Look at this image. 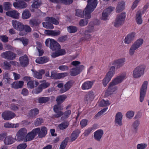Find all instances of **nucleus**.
<instances>
[{"instance_id": "obj_54", "label": "nucleus", "mask_w": 149, "mask_h": 149, "mask_svg": "<svg viewBox=\"0 0 149 149\" xmlns=\"http://www.w3.org/2000/svg\"><path fill=\"white\" fill-rule=\"evenodd\" d=\"M0 39L3 42L6 43L8 42V38L5 35L0 36Z\"/></svg>"}, {"instance_id": "obj_59", "label": "nucleus", "mask_w": 149, "mask_h": 149, "mask_svg": "<svg viewBox=\"0 0 149 149\" xmlns=\"http://www.w3.org/2000/svg\"><path fill=\"white\" fill-rule=\"evenodd\" d=\"M88 121V120L85 119L81 120L80 123L81 127L83 128L86 126L87 125Z\"/></svg>"}, {"instance_id": "obj_47", "label": "nucleus", "mask_w": 149, "mask_h": 149, "mask_svg": "<svg viewBox=\"0 0 149 149\" xmlns=\"http://www.w3.org/2000/svg\"><path fill=\"white\" fill-rule=\"evenodd\" d=\"M86 18L85 19H81L79 21V24L81 26H84L86 25L88 23V19Z\"/></svg>"}, {"instance_id": "obj_18", "label": "nucleus", "mask_w": 149, "mask_h": 149, "mask_svg": "<svg viewBox=\"0 0 149 149\" xmlns=\"http://www.w3.org/2000/svg\"><path fill=\"white\" fill-rule=\"evenodd\" d=\"M60 106H58V105H55L54 106L53 108L54 111L56 113V114L53 115L52 117L53 118H58L63 114V112L62 111H59Z\"/></svg>"}, {"instance_id": "obj_12", "label": "nucleus", "mask_w": 149, "mask_h": 149, "mask_svg": "<svg viewBox=\"0 0 149 149\" xmlns=\"http://www.w3.org/2000/svg\"><path fill=\"white\" fill-rule=\"evenodd\" d=\"M115 9L113 7L109 6L103 11V20H108V16Z\"/></svg>"}, {"instance_id": "obj_10", "label": "nucleus", "mask_w": 149, "mask_h": 149, "mask_svg": "<svg viewBox=\"0 0 149 149\" xmlns=\"http://www.w3.org/2000/svg\"><path fill=\"white\" fill-rule=\"evenodd\" d=\"M148 84L147 81H144L141 88L140 96V101L141 102H142L144 99L147 91Z\"/></svg>"}, {"instance_id": "obj_11", "label": "nucleus", "mask_w": 149, "mask_h": 149, "mask_svg": "<svg viewBox=\"0 0 149 149\" xmlns=\"http://www.w3.org/2000/svg\"><path fill=\"white\" fill-rule=\"evenodd\" d=\"M1 56L3 58L10 60H13L15 59L16 54L10 51H6L2 53Z\"/></svg>"}, {"instance_id": "obj_46", "label": "nucleus", "mask_w": 149, "mask_h": 149, "mask_svg": "<svg viewBox=\"0 0 149 149\" xmlns=\"http://www.w3.org/2000/svg\"><path fill=\"white\" fill-rule=\"evenodd\" d=\"M68 139V137H66L65 139L61 143L59 149H65L67 145Z\"/></svg>"}, {"instance_id": "obj_21", "label": "nucleus", "mask_w": 149, "mask_h": 149, "mask_svg": "<svg viewBox=\"0 0 149 149\" xmlns=\"http://www.w3.org/2000/svg\"><path fill=\"white\" fill-rule=\"evenodd\" d=\"M123 118V115L121 112H118L116 114L115 116V123L116 125L119 126L122 125V120Z\"/></svg>"}, {"instance_id": "obj_64", "label": "nucleus", "mask_w": 149, "mask_h": 149, "mask_svg": "<svg viewBox=\"0 0 149 149\" xmlns=\"http://www.w3.org/2000/svg\"><path fill=\"white\" fill-rule=\"evenodd\" d=\"M19 4L20 5V8H25L27 6L26 3L23 1H19Z\"/></svg>"}, {"instance_id": "obj_5", "label": "nucleus", "mask_w": 149, "mask_h": 149, "mask_svg": "<svg viewBox=\"0 0 149 149\" xmlns=\"http://www.w3.org/2000/svg\"><path fill=\"white\" fill-rule=\"evenodd\" d=\"M125 17L126 13L125 12L117 15L114 24V26L118 27L122 25L124 23Z\"/></svg>"}, {"instance_id": "obj_45", "label": "nucleus", "mask_w": 149, "mask_h": 149, "mask_svg": "<svg viewBox=\"0 0 149 149\" xmlns=\"http://www.w3.org/2000/svg\"><path fill=\"white\" fill-rule=\"evenodd\" d=\"M31 15L30 12L28 10L24 11L22 15V17L23 19H26L29 18Z\"/></svg>"}, {"instance_id": "obj_48", "label": "nucleus", "mask_w": 149, "mask_h": 149, "mask_svg": "<svg viewBox=\"0 0 149 149\" xmlns=\"http://www.w3.org/2000/svg\"><path fill=\"white\" fill-rule=\"evenodd\" d=\"M47 77H49L51 79H61L65 77L64 75H46Z\"/></svg>"}, {"instance_id": "obj_35", "label": "nucleus", "mask_w": 149, "mask_h": 149, "mask_svg": "<svg viewBox=\"0 0 149 149\" xmlns=\"http://www.w3.org/2000/svg\"><path fill=\"white\" fill-rule=\"evenodd\" d=\"M45 33L47 35L54 36H58L60 34V31H54L52 30H45Z\"/></svg>"}, {"instance_id": "obj_58", "label": "nucleus", "mask_w": 149, "mask_h": 149, "mask_svg": "<svg viewBox=\"0 0 149 149\" xmlns=\"http://www.w3.org/2000/svg\"><path fill=\"white\" fill-rule=\"evenodd\" d=\"M115 72V68L114 66H111L106 74H114Z\"/></svg>"}, {"instance_id": "obj_13", "label": "nucleus", "mask_w": 149, "mask_h": 149, "mask_svg": "<svg viewBox=\"0 0 149 149\" xmlns=\"http://www.w3.org/2000/svg\"><path fill=\"white\" fill-rule=\"evenodd\" d=\"M145 69V65H140L135 68L133 71V74H143Z\"/></svg>"}, {"instance_id": "obj_7", "label": "nucleus", "mask_w": 149, "mask_h": 149, "mask_svg": "<svg viewBox=\"0 0 149 149\" xmlns=\"http://www.w3.org/2000/svg\"><path fill=\"white\" fill-rule=\"evenodd\" d=\"M12 24L13 26L15 29L21 31L19 33V35L22 36L25 35V33L22 31L24 25L21 22L17 21L16 20H13L12 21Z\"/></svg>"}, {"instance_id": "obj_43", "label": "nucleus", "mask_w": 149, "mask_h": 149, "mask_svg": "<svg viewBox=\"0 0 149 149\" xmlns=\"http://www.w3.org/2000/svg\"><path fill=\"white\" fill-rule=\"evenodd\" d=\"M68 31L70 33H73L76 32L78 28L76 26H70L67 27Z\"/></svg>"}, {"instance_id": "obj_41", "label": "nucleus", "mask_w": 149, "mask_h": 149, "mask_svg": "<svg viewBox=\"0 0 149 149\" xmlns=\"http://www.w3.org/2000/svg\"><path fill=\"white\" fill-rule=\"evenodd\" d=\"M111 76V75H106L103 79V85L104 86L106 87L111 80L112 77Z\"/></svg>"}, {"instance_id": "obj_53", "label": "nucleus", "mask_w": 149, "mask_h": 149, "mask_svg": "<svg viewBox=\"0 0 149 149\" xmlns=\"http://www.w3.org/2000/svg\"><path fill=\"white\" fill-rule=\"evenodd\" d=\"M42 86L40 85L37 88L34 89L32 91V92L36 94H38L42 91Z\"/></svg>"}, {"instance_id": "obj_49", "label": "nucleus", "mask_w": 149, "mask_h": 149, "mask_svg": "<svg viewBox=\"0 0 149 149\" xmlns=\"http://www.w3.org/2000/svg\"><path fill=\"white\" fill-rule=\"evenodd\" d=\"M71 113V111L70 110H68L66 111L64 113H63L64 116L61 118V119L62 120H63L64 119H66L69 117Z\"/></svg>"}, {"instance_id": "obj_40", "label": "nucleus", "mask_w": 149, "mask_h": 149, "mask_svg": "<svg viewBox=\"0 0 149 149\" xmlns=\"http://www.w3.org/2000/svg\"><path fill=\"white\" fill-rule=\"evenodd\" d=\"M142 14L138 12L136 15V21L137 23L139 24H141L143 22L141 18Z\"/></svg>"}, {"instance_id": "obj_29", "label": "nucleus", "mask_w": 149, "mask_h": 149, "mask_svg": "<svg viewBox=\"0 0 149 149\" xmlns=\"http://www.w3.org/2000/svg\"><path fill=\"white\" fill-rule=\"evenodd\" d=\"M80 133V131L78 129L73 131L70 136L71 141L72 142L75 141L78 137Z\"/></svg>"}, {"instance_id": "obj_33", "label": "nucleus", "mask_w": 149, "mask_h": 149, "mask_svg": "<svg viewBox=\"0 0 149 149\" xmlns=\"http://www.w3.org/2000/svg\"><path fill=\"white\" fill-rule=\"evenodd\" d=\"M47 132V128L45 127H43L41 128V130L40 129V131L38 133L40 138H42L45 136Z\"/></svg>"}, {"instance_id": "obj_30", "label": "nucleus", "mask_w": 149, "mask_h": 149, "mask_svg": "<svg viewBox=\"0 0 149 149\" xmlns=\"http://www.w3.org/2000/svg\"><path fill=\"white\" fill-rule=\"evenodd\" d=\"M125 3L123 1L119 2L116 10V13H119L122 11L125 8Z\"/></svg>"}, {"instance_id": "obj_56", "label": "nucleus", "mask_w": 149, "mask_h": 149, "mask_svg": "<svg viewBox=\"0 0 149 149\" xmlns=\"http://www.w3.org/2000/svg\"><path fill=\"white\" fill-rule=\"evenodd\" d=\"M139 124V120H136L133 123V126L135 130V131L136 132L138 130V127Z\"/></svg>"}, {"instance_id": "obj_24", "label": "nucleus", "mask_w": 149, "mask_h": 149, "mask_svg": "<svg viewBox=\"0 0 149 149\" xmlns=\"http://www.w3.org/2000/svg\"><path fill=\"white\" fill-rule=\"evenodd\" d=\"M6 15L15 19L19 18V13L17 11L14 10L8 11L6 12Z\"/></svg>"}, {"instance_id": "obj_1", "label": "nucleus", "mask_w": 149, "mask_h": 149, "mask_svg": "<svg viewBox=\"0 0 149 149\" xmlns=\"http://www.w3.org/2000/svg\"><path fill=\"white\" fill-rule=\"evenodd\" d=\"M125 78L126 75H119L113 79L110 83L105 93V97H108L116 91L117 89V87L114 86L122 82Z\"/></svg>"}, {"instance_id": "obj_17", "label": "nucleus", "mask_w": 149, "mask_h": 149, "mask_svg": "<svg viewBox=\"0 0 149 149\" xmlns=\"http://www.w3.org/2000/svg\"><path fill=\"white\" fill-rule=\"evenodd\" d=\"M84 66L83 65H80L75 68H73L70 71L71 74H79L84 69Z\"/></svg>"}, {"instance_id": "obj_32", "label": "nucleus", "mask_w": 149, "mask_h": 149, "mask_svg": "<svg viewBox=\"0 0 149 149\" xmlns=\"http://www.w3.org/2000/svg\"><path fill=\"white\" fill-rule=\"evenodd\" d=\"M39 112V110L37 108H35L31 109L29 111L28 114V116L29 117L34 118L38 114Z\"/></svg>"}, {"instance_id": "obj_4", "label": "nucleus", "mask_w": 149, "mask_h": 149, "mask_svg": "<svg viewBox=\"0 0 149 149\" xmlns=\"http://www.w3.org/2000/svg\"><path fill=\"white\" fill-rule=\"evenodd\" d=\"M46 22L42 23L43 26L45 28L50 29L54 28L52 24L58 25L59 24L58 21L55 18L52 17H47L45 19Z\"/></svg>"}, {"instance_id": "obj_60", "label": "nucleus", "mask_w": 149, "mask_h": 149, "mask_svg": "<svg viewBox=\"0 0 149 149\" xmlns=\"http://www.w3.org/2000/svg\"><path fill=\"white\" fill-rule=\"evenodd\" d=\"M134 115V112L132 111H127L126 114L127 117L129 118H131Z\"/></svg>"}, {"instance_id": "obj_51", "label": "nucleus", "mask_w": 149, "mask_h": 149, "mask_svg": "<svg viewBox=\"0 0 149 149\" xmlns=\"http://www.w3.org/2000/svg\"><path fill=\"white\" fill-rule=\"evenodd\" d=\"M41 1H34L31 5L33 8H38L41 5Z\"/></svg>"}, {"instance_id": "obj_20", "label": "nucleus", "mask_w": 149, "mask_h": 149, "mask_svg": "<svg viewBox=\"0 0 149 149\" xmlns=\"http://www.w3.org/2000/svg\"><path fill=\"white\" fill-rule=\"evenodd\" d=\"M125 61V58L118 59L114 61L113 65H115L116 68H118L122 67Z\"/></svg>"}, {"instance_id": "obj_39", "label": "nucleus", "mask_w": 149, "mask_h": 149, "mask_svg": "<svg viewBox=\"0 0 149 149\" xmlns=\"http://www.w3.org/2000/svg\"><path fill=\"white\" fill-rule=\"evenodd\" d=\"M19 124L18 123L14 124L7 122L4 124V127L6 128H17L19 127Z\"/></svg>"}, {"instance_id": "obj_14", "label": "nucleus", "mask_w": 149, "mask_h": 149, "mask_svg": "<svg viewBox=\"0 0 149 149\" xmlns=\"http://www.w3.org/2000/svg\"><path fill=\"white\" fill-rule=\"evenodd\" d=\"M15 116V114L14 113L8 111H5L2 114V118L6 120H8L12 118Z\"/></svg>"}, {"instance_id": "obj_63", "label": "nucleus", "mask_w": 149, "mask_h": 149, "mask_svg": "<svg viewBox=\"0 0 149 149\" xmlns=\"http://www.w3.org/2000/svg\"><path fill=\"white\" fill-rule=\"evenodd\" d=\"M27 147L26 143H23L20 144L17 146V149H25Z\"/></svg>"}, {"instance_id": "obj_15", "label": "nucleus", "mask_w": 149, "mask_h": 149, "mask_svg": "<svg viewBox=\"0 0 149 149\" xmlns=\"http://www.w3.org/2000/svg\"><path fill=\"white\" fill-rule=\"evenodd\" d=\"M136 33L134 32H132L128 34L125 37L124 43L126 44H129L134 40Z\"/></svg>"}, {"instance_id": "obj_34", "label": "nucleus", "mask_w": 149, "mask_h": 149, "mask_svg": "<svg viewBox=\"0 0 149 149\" xmlns=\"http://www.w3.org/2000/svg\"><path fill=\"white\" fill-rule=\"evenodd\" d=\"M39 84L38 82L36 81L31 80L30 81H29L27 84V87L30 88L32 89L34 88L35 87H36Z\"/></svg>"}, {"instance_id": "obj_37", "label": "nucleus", "mask_w": 149, "mask_h": 149, "mask_svg": "<svg viewBox=\"0 0 149 149\" xmlns=\"http://www.w3.org/2000/svg\"><path fill=\"white\" fill-rule=\"evenodd\" d=\"M66 97V96L64 95L58 96L56 99V101L58 105H59L63 102Z\"/></svg>"}, {"instance_id": "obj_23", "label": "nucleus", "mask_w": 149, "mask_h": 149, "mask_svg": "<svg viewBox=\"0 0 149 149\" xmlns=\"http://www.w3.org/2000/svg\"><path fill=\"white\" fill-rule=\"evenodd\" d=\"M51 45H50V48L53 51L59 50L61 49V47L59 44L55 41L54 40L51 41Z\"/></svg>"}, {"instance_id": "obj_27", "label": "nucleus", "mask_w": 149, "mask_h": 149, "mask_svg": "<svg viewBox=\"0 0 149 149\" xmlns=\"http://www.w3.org/2000/svg\"><path fill=\"white\" fill-rule=\"evenodd\" d=\"M73 83L72 81H70L67 82L64 86V88H62L60 90L61 93H64L68 91L72 86Z\"/></svg>"}, {"instance_id": "obj_8", "label": "nucleus", "mask_w": 149, "mask_h": 149, "mask_svg": "<svg viewBox=\"0 0 149 149\" xmlns=\"http://www.w3.org/2000/svg\"><path fill=\"white\" fill-rule=\"evenodd\" d=\"M40 131V128H36L33 130L26 134L25 138L24 141V142L29 141L33 140L35 136L37 135Z\"/></svg>"}, {"instance_id": "obj_16", "label": "nucleus", "mask_w": 149, "mask_h": 149, "mask_svg": "<svg viewBox=\"0 0 149 149\" xmlns=\"http://www.w3.org/2000/svg\"><path fill=\"white\" fill-rule=\"evenodd\" d=\"M19 60L21 65L23 67H26L29 64V58L26 54L20 57Z\"/></svg>"}, {"instance_id": "obj_19", "label": "nucleus", "mask_w": 149, "mask_h": 149, "mask_svg": "<svg viewBox=\"0 0 149 149\" xmlns=\"http://www.w3.org/2000/svg\"><path fill=\"white\" fill-rule=\"evenodd\" d=\"M95 97V93L92 91H89L86 95L84 100L87 102H90L92 101Z\"/></svg>"}, {"instance_id": "obj_2", "label": "nucleus", "mask_w": 149, "mask_h": 149, "mask_svg": "<svg viewBox=\"0 0 149 149\" xmlns=\"http://www.w3.org/2000/svg\"><path fill=\"white\" fill-rule=\"evenodd\" d=\"M86 28L87 29L84 32V36L81 38L79 40V42H88L91 40L92 36L89 33H92L94 31V24L92 22L89 23Z\"/></svg>"}, {"instance_id": "obj_57", "label": "nucleus", "mask_w": 149, "mask_h": 149, "mask_svg": "<svg viewBox=\"0 0 149 149\" xmlns=\"http://www.w3.org/2000/svg\"><path fill=\"white\" fill-rule=\"evenodd\" d=\"M43 123V120L42 118H38L34 122V124L35 125L37 126Z\"/></svg>"}, {"instance_id": "obj_44", "label": "nucleus", "mask_w": 149, "mask_h": 149, "mask_svg": "<svg viewBox=\"0 0 149 149\" xmlns=\"http://www.w3.org/2000/svg\"><path fill=\"white\" fill-rule=\"evenodd\" d=\"M69 125V123L68 122H64L59 124L58 127L61 130H63L66 128Z\"/></svg>"}, {"instance_id": "obj_26", "label": "nucleus", "mask_w": 149, "mask_h": 149, "mask_svg": "<svg viewBox=\"0 0 149 149\" xmlns=\"http://www.w3.org/2000/svg\"><path fill=\"white\" fill-rule=\"evenodd\" d=\"M49 60V58L46 56H42L37 58L36 62L39 64H43L48 62Z\"/></svg>"}, {"instance_id": "obj_38", "label": "nucleus", "mask_w": 149, "mask_h": 149, "mask_svg": "<svg viewBox=\"0 0 149 149\" xmlns=\"http://www.w3.org/2000/svg\"><path fill=\"white\" fill-rule=\"evenodd\" d=\"M29 24L30 26L33 28H38L39 26V23L37 20L33 19L30 20Z\"/></svg>"}, {"instance_id": "obj_61", "label": "nucleus", "mask_w": 149, "mask_h": 149, "mask_svg": "<svg viewBox=\"0 0 149 149\" xmlns=\"http://www.w3.org/2000/svg\"><path fill=\"white\" fill-rule=\"evenodd\" d=\"M147 146V145L145 143L138 144L137 146V149H145Z\"/></svg>"}, {"instance_id": "obj_25", "label": "nucleus", "mask_w": 149, "mask_h": 149, "mask_svg": "<svg viewBox=\"0 0 149 149\" xmlns=\"http://www.w3.org/2000/svg\"><path fill=\"white\" fill-rule=\"evenodd\" d=\"M16 139L10 136H6L4 139V142L5 144L7 145H10L13 143Z\"/></svg>"}, {"instance_id": "obj_55", "label": "nucleus", "mask_w": 149, "mask_h": 149, "mask_svg": "<svg viewBox=\"0 0 149 149\" xmlns=\"http://www.w3.org/2000/svg\"><path fill=\"white\" fill-rule=\"evenodd\" d=\"M32 70L34 74H44L45 73V71L43 69L40 70L38 72L34 71V70Z\"/></svg>"}, {"instance_id": "obj_42", "label": "nucleus", "mask_w": 149, "mask_h": 149, "mask_svg": "<svg viewBox=\"0 0 149 149\" xmlns=\"http://www.w3.org/2000/svg\"><path fill=\"white\" fill-rule=\"evenodd\" d=\"M38 100L40 103H43L49 101L50 98L48 97H38Z\"/></svg>"}, {"instance_id": "obj_36", "label": "nucleus", "mask_w": 149, "mask_h": 149, "mask_svg": "<svg viewBox=\"0 0 149 149\" xmlns=\"http://www.w3.org/2000/svg\"><path fill=\"white\" fill-rule=\"evenodd\" d=\"M76 15L80 17H83L85 16L86 18L87 19L88 18L87 15H86L85 14V11L84 10L82 11L81 10L79 9H77L76 10Z\"/></svg>"}, {"instance_id": "obj_50", "label": "nucleus", "mask_w": 149, "mask_h": 149, "mask_svg": "<svg viewBox=\"0 0 149 149\" xmlns=\"http://www.w3.org/2000/svg\"><path fill=\"white\" fill-rule=\"evenodd\" d=\"M23 29L22 31L24 30L25 31V33H29L31 32L32 29L30 27L27 25H24L23 26ZM26 34V33H25Z\"/></svg>"}, {"instance_id": "obj_31", "label": "nucleus", "mask_w": 149, "mask_h": 149, "mask_svg": "<svg viewBox=\"0 0 149 149\" xmlns=\"http://www.w3.org/2000/svg\"><path fill=\"white\" fill-rule=\"evenodd\" d=\"M102 135V130H99L94 133V137L95 139L97 141H100Z\"/></svg>"}, {"instance_id": "obj_6", "label": "nucleus", "mask_w": 149, "mask_h": 149, "mask_svg": "<svg viewBox=\"0 0 149 149\" xmlns=\"http://www.w3.org/2000/svg\"><path fill=\"white\" fill-rule=\"evenodd\" d=\"M143 41L142 39H139L136 40L132 45L129 50V54L130 55H132L135 51L140 47L143 43Z\"/></svg>"}, {"instance_id": "obj_3", "label": "nucleus", "mask_w": 149, "mask_h": 149, "mask_svg": "<svg viewBox=\"0 0 149 149\" xmlns=\"http://www.w3.org/2000/svg\"><path fill=\"white\" fill-rule=\"evenodd\" d=\"M88 4L85 8V14L87 15L88 18L91 17V14L96 8L97 0H88Z\"/></svg>"}, {"instance_id": "obj_52", "label": "nucleus", "mask_w": 149, "mask_h": 149, "mask_svg": "<svg viewBox=\"0 0 149 149\" xmlns=\"http://www.w3.org/2000/svg\"><path fill=\"white\" fill-rule=\"evenodd\" d=\"M11 4L9 2H5L3 3V8L4 10L7 11L11 9Z\"/></svg>"}, {"instance_id": "obj_62", "label": "nucleus", "mask_w": 149, "mask_h": 149, "mask_svg": "<svg viewBox=\"0 0 149 149\" xmlns=\"http://www.w3.org/2000/svg\"><path fill=\"white\" fill-rule=\"evenodd\" d=\"M24 46H27L29 42V40L28 39L24 38H22V40L21 41Z\"/></svg>"}, {"instance_id": "obj_9", "label": "nucleus", "mask_w": 149, "mask_h": 149, "mask_svg": "<svg viewBox=\"0 0 149 149\" xmlns=\"http://www.w3.org/2000/svg\"><path fill=\"white\" fill-rule=\"evenodd\" d=\"M27 131L24 128H22L19 129L16 134L17 140L19 141H23L27 133Z\"/></svg>"}, {"instance_id": "obj_28", "label": "nucleus", "mask_w": 149, "mask_h": 149, "mask_svg": "<svg viewBox=\"0 0 149 149\" xmlns=\"http://www.w3.org/2000/svg\"><path fill=\"white\" fill-rule=\"evenodd\" d=\"M24 85V82L22 81L14 82L11 84V87L15 89L22 88Z\"/></svg>"}, {"instance_id": "obj_22", "label": "nucleus", "mask_w": 149, "mask_h": 149, "mask_svg": "<svg viewBox=\"0 0 149 149\" xmlns=\"http://www.w3.org/2000/svg\"><path fill=\"white\" fill-rule=\"evenodd\" d=\"M94 83L93 81H87L83 84L81 88L83 90H88L91 88Z\"/></svg>"}]
</instances>
